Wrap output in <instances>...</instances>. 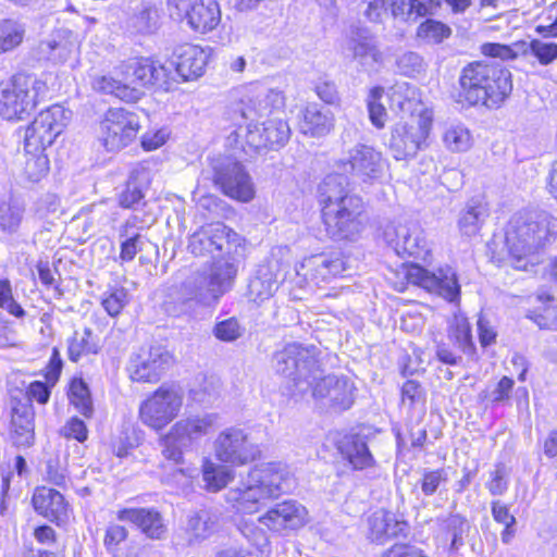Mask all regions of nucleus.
<instances>
[{"instance_id":"f257e3e1","label":"nucleus","mask_w":557,"mask_h":557,"mask_svg":"<svg viewBox=\"0 0 557 557\" xmlns=\"http://www.w3.org/2000/svg\"><path fill=\"white\" fill-rule=\"evenodd\" d=\"M392 103L398 107L403 116L392 128L388 150L394 159L407 160L416 157L419 150L426 147L433 114L417 98L416 88L408 84L396 86L392 95Z\"/></svg>"},{"instance_id":"f03ea898","label":"nucleus","mask_w":557,"mask_h":557,"mask_svg":"<svg viewBox=\"0 0 557 557\" xmlns=\"http://www.w3.org/2000/svg\"><path fill=\"white\" fill-rule=\"evenodd\" d=\"M347 187V176L337 173L326 175L319 185L322 219L327 234L334 239H352L362 228V200L351 195Z\"/></svg>"},{"instance_id":"7ed1b4c3","label":"nucleus","mask_w":557,"mask_h":557,"mask_svg":"<svg viewBox=\"0 0 557 557\" xmlns=\"http://www.w3.org/2000/svg\"><path fill=\"white\" fill-rule=\"evenodd\" d=\"M557 232V220L546 212L527 216H516L506 232L505 246L508 251L506 261L517 270H528L534 265L535 252Z\"/></svg>"},{"instance_id":"20e7f679","label":"nucleus","mask_w":557,"mask_h":557,"mask_svg":"<svg viewBox=\"0 0 557 557\" xmlns=\"http://www.w3.org/2000/svg\"><path fill=\"white\" fill-rule=\"evenodd\" d=\"M460 97L471 106L499 107L512 91L511 73L499 62H475L460 75Z\"/></svg>"},{"instance_id":"39448f33","label":"nucleus","mask_w":557,"mask_h":557,"mask_svg":"<svg viewBox=\"0 0 557 557\" xmlns=\"http://www.w3.org/2000/svg\"><path fill=\"white\" fill-rule=\"evenodd\" d=\"M237 267L230 259L214 261L208 271L196 272L181 286V302L189 308L194 305L214 308L233 286Z\"/></svg>"},{"instance_id":"423d86ee","label":"nucleus","mask_w":557,"mask_h":557,"mask_svg":"<svg viewBox=\"0 0 557 557\" xmlns=\"http://www.w3.org/2000/svg\"><path fill=\"white\" fill-rule=\"evenodd\" d=\"M49 91L47 77L17 73L0 84V116L8 121L28 116Z\"/></svg>"},{"instance_id":"0eeeda50","label":"nucleus","mask_w":557,"mask_h":557,"mask_svg":"<svg viewBox=\"0 0 557 557\" xmlns=\"http://www.w3.org/2000/svg\"><path fill=\"white\" fill-rule=\"evenodd\" d=\"M218 414L201 412L177 420L161 438L162 455L175 463H182L184 454L191 450L216 425Z\"/></svg>"},{"instance_id":"6e6552de","label":"nucleus","mask_w":557,"mask_h":557,"mask_svg":"<svg viewBox=\"0 0 557 557\" xmlns=\"http://www.w3.org/2000/svg\"><path fill=\"white\" fill-rule=\"evenodd\" d=\"M184 396L180 385L163 383L140 403V422L151 430H163L178 417L184 405Z\"/></svg>"},{"instance_id":"1a4fd4ad","label":"nucleus","mask_w":557,"mask_h":557,"mask_svg":"<svg viewBox=\"0 0 557 557\" xmlns=\"http://www.w3.org/2000/svg\"><path fill=\"white\" fill-rule=\"evenodd\" d=\"M244 239L233 230L216 222L202 226L189 238L188 250L195 256L211 255L216 260L230 259L238 253Z\"/></svg>"},{"instance_id":"9d476101","label":"nucleus","mask_w":557,"mask_h":557,"mask_svg":"<svg viewBox=\"0 0 557 557\" xmlns=\"http://www.w3.org/2000/svg\"><path fill=\"white\" fill-rule=\"evenodd\" d=\"M275 371L294 381L301 393H305L312 381L321 375L314 352L298 344L286 345L273 356Z\"/></svg>"},{"instance_id":"9b49d317","label":"nucleus","mask_w":557,"mask_h":557,"mask_svg":"<svg viewBox=\"0 0 557 557\" xmlns=\"http://www.w3.org/2000/svg\"><path fill=\"white\" fill-rule=\"evenodd\" d=\"M139 129L140 121L136 113L113 108L101 120L97 139L107 151L115 152L132 144Z\"/></svg>"},{"instance_id":"f8f14e48","label":"nucleus","mask_w":557,"mask_h":557,"mask_svg":"<svg viewBox=\"0 0 557 557\" xmlns=\"http://www.w3.org/2000/svg\"><path fill=\"white\" fill-rule=\"evenodd\" d=\"M71 117L72 112L60 104L40 111L25 131L24 149L38 151L51 146Z\"/></svg>"},{"instance_id":"ddd939ff","label":"nucleus","mask_w":557,"mask_h":557,"mask_svg":"<svg viewBox=\"0 0 557 557\" xmlns=\"http://www.w3.org/2000/svg\"><path fill=\"white\" fill-rule=\"evenodd\" d=\"M214 454L219 461L232 466H245L261 455L258 444L239 428H227L219 433L214 441Z\"/></svg>"},{"instance_id":"4468645a","label":"nucleus","mask_w":557,"mask_h":557,"mask_svg":"<svg viewBox=\"0 0 557 557\" xmlns=\"http://www.w3.org/2000/svg\"><path fill=\"white\" fill-rule=\"evenodd\" d=\"M335 166L342 175L350 173L363 182H372L382 176L385 161L374 147L356 144L343 153Z\"/></svg>"},{"instance_id":"2eb2a0df","label":"nucleus","mask_w":557,"mask_h":557,"mask_svg":"<svg viewBox=\"0 0 557 557\" xmlns=\"http://www.w3.org/2000/svg\"><path fill=\"white\" fill-rule=\"evenodd\" d=\"M401 273L408 282L435 293L450 302L459 299L460 285L456 272L450 267L431 272L418 264H404Z\"/></svg>"},{"instance_id":"dca6fc26","label":"nucleus","mask_w":557,"mask_h":557,"mask_svg":"<svg viewBox=\"0 0 557 557\" xmlns=\"http://www.w3.org/2000/svg\"><path fill=\"white\" fill-rule=\"evenodd\" d=\"M213 171V182L225 196L240 202L255 198V185L242 163L224 159L214 164Z\"/></svg>"},{"instance_id":"f3484780","label":"nucleus","mask_w":557,"mask_h":557,"mask_svg":"<svg viewBox=\"0 0 557 557\" xmlns=\"http://www.w3.org/2000/svg\"><path fill=\"white\" fill-rule=\"evenodd\" d=\"M178 17L184 18L195 32L207 34L221 22V9L216 0H169Z\"/></svg>"},{"instance_id":"a211bd4d","label":"nucleus","mask_w":557,"mask_h":557,"mask_svg":"<svg viewBox=\"0 0 557 557\" xmlns=\"http://www.w3.org/2000/svg\"><path fill=\"white\" fill-rule=\"evenodd\" d=\"M173 363V356L162 346L141 349L131 358L128 372L132 381L157 383Z\"/></svg>"},{"instance_id":"6ab92c4d","label":"nucleus","mask_w":557,"mask_h":557,"mask_svg":"<svg viewBox=\"0 0 557 557\" xmlns=\"http://www.w3.org/2000/svg\"><path fill=\"white\" fill-rule=\"evenodd\" d=\"M259 522L277 533L296 531L309 521L307 508L295 499L281 502L259 517Z\"/></svg>"},{"instance_id":"aec40b11","label":"nucleus","mask_w":557,"mask_h":557,"mask_svg":"<svg viewBox=\"0 0 557 557\" xmlns=\"http://www.w3.org/2000/svg\"><path fill=\"white\" fill-rule=\"evenodd\" d=\"M251 472L268 500L288 493L295 486L293 472L282 462L263 463L251 469Z\"/></svg>"},{"instance_id":"412c9836","label":"nucleus","mask_w":557,"mask_h":557,"mask_svg":"<svg viewBox=\"0 0 557 557\" xmlns=\"http://www.w3.org/2000/svg\"><path fill=\"white\" fill-rule=\"evenodd\" d=\"M116 75L123 78L125 85L141 94V87L165 82L166 69L148 59H133L122 63L116 69Z\"/></svg>"},{"instance_id":"4be33fe9","label":"nucleus","mask_w":557,"mask_h":557,"mask_svg":"<svg viewBox=\"0 0 557 557\" xmlns=\"http://www.w3.org/2000/svg\"><path fill=\"white\" fill-rule=\"evenodd\" d=\"M385 238L398 256L423 258L429 253L424 232L416 223L399 224L386 230Z\"/></svg>"},{"instance_id":"5701e85b","label":"nucleus","mask_w":557,"mask_h":557,"mask_svg":"<svg viewBox=\"0 0 557 557\" xmlns=\"http://www.w3.org/2000/svg\"><path fill=\"white\" fill-rule=\"evenodd\" d=\"M312 396L327 398L338 409H348L354 403V386L347 377L327 375L312 381Z\"/></svg>"},{"instance_id":"b1692460","label":"nucleus","mask_w":557,"mask_h":557,"mask_svg":"<svg viewBox=\"0 0 557 557\" xmlns=\"http://www.w3.org/2000/svg\"><path fill=\"white\" fill-rule=\"evenodd\" d=\"M268 500L258 482L253 481L251 470L243 478L236 487L226 493V502L243 513H253L262 503Z\"/></svg>"},{"instance_id":"393cba45","label":"nucleus","mask_w":557,"mask_h":557,"mask_svg":"<svg viewBox=\"0 0 557 557\" xmlns=\"http://www.w3.org/2000/svg\"><path fill=\"white\" fill-rule=\"evenodd\" d=\"M175 66L183 81H193L200 77L206 70L209 52L203 48L184 44L175 50Z\"/></svg>"},{"instance_id":"a878e982","label":"nucleus","mask_w":557,"mask_h":557,"mask_svg":"<svg viewBox=\"0 0 557 557\" xmlns=\"http://www.w3.org/2000/svg\"><path fill=\"white\" fill-rule=\"evenodd\" d=\"M297 274L305 280L317 284L325 282L345 271L344 261L339 257L325 255L311 256L306 258L296 269Z\"/></svg>"},{"instance_id":"bb28decb","label":"nucleus","mask_w":557,"mask_h":557,"mask_svg":"<svg viewBox=\"0 0 557 557\" xmlns=\"http://www.w3.org/2000/svg\"><path fill=\"white\" fill-rule=\"evenodd\" d=\"M117 519L135 524L151 540H161L166 533L161 513L153 508L122 509L117 512Z\"/></svg>"},{"instance_id":"cd10ccee","label":"nucleus","mask_w":557,"mask_h":557,"mask_svg":"<svg viewBox=\"0 0 557 557\" xmlns=\"http://www.w3.org/2000/svg\"><path fill=\"white\" fill-rule=\"evenodd\" d=\"M35 510L57 523H63L69 519L70 508L63 495L52 488L38 487L33 495Z\"/></svg>"},{"instance_id":"c85d7f7f","label":"nucleus","mask_w":557,"mask_h":557,"mask_svg":"<svg viewBox=\"0 0 557 557\" xmlns=\"http://www.w3.org/2000/svg\"><path fill=\"white\" fill-rule=\"evenodd\" d=\"M298 126L305 135L323 137L334 128V115L330 109L310 103L301 111Z\"/></svg>"},{"instance_id":"c756f323","label":"nucleus","mask_w":557,"mask_h":557,"mask_svg":"<svg viewBox=\"0 0 557 557\" xmlns=\"http://www.w3.org/2000/svg\"><path fill=\"white\" fill-rule=\"evenodd\" d=\"M369 539L372 542L384 543L385 541L404 533L407 524L398 520L396 515L380 509L374 511L368 519Z\"/></svg>"},{"instance_id":"7c9ffc66","label":"nucleus","mask_w":557,"mask_h":557,"mask_svg":"<svg viewBox=\"0 0 557 557\" xmlns=\"http://www.w3.org/2000/svg\"><path fill=\"white\" fill-rule=\"evenodd\" d=\"M34 410L30 405L20 404L12 410L11 438L18 447H29L34 444L35 426Z\"/></svg>"},{"instance_id":"2f4dec72","label":"nucleus","mask_w":557,"mask_h":557,"mask_svg":"<svg viewBox=\"0 0 557 557\" xmlns=\"http://www.w3.org/2000/svg\"><path fill=\"white\" fill-rule=\"evenodd\" d=\"M284 106V96L281 91L269 89L243 100L240 113L246 120L265 116Z\"/></svg>"},{"instance_id":"473e14b6","label":"nucleus","mask_w":557,"mask_h":557,"mask_svg":"<svg viewBox=\"0 0 557 557\" xmlns=\"http://www.w3.org/2000/svg\"><path fill=\"white\" fill-rule=\"evenodd\" d=\"M348 50L351 52L354 60L364 67L381 64L384 60L375 38L366 32L358 33L349 39Z\"/></svg>"},{"instance_id":"72a5a7b5","label":"nucleus","mask_w":557,"mask_h":557,"mask_svg":"<svg viewBox=\"0 0 557 557\" xmlns=\"http://www.w3.org/2000/svg\"><path fill=\"white\" fill-rule=\"evenodd\" d=\"M227 144L243 150L245 153H255L268 148L262 125L249 123L238 126L227 136Z\"/></svg>"},{"instance_id":"f704fd0d","label":"nucleus","mask_w":557,"mask_h":557,"mask_svg":"<svg viewBox=\"0 0 557 557\" xmlns=\"http://www.w3.org/2000/svg\"><path fill=\"white\" fill-rule=\"evenodd\" d=\"M77 36L69 29L55 30L51 38L41 46L42 51H48L49 59L53 62H65L78 50Z\"/></svg>"},{"instance_id":"c9c22d12","label":"nucleus","mask_w":557,"mask_h":557,"mask_svg":"<svg viewBox=\"0 0 557 557\" xmlns=\"http://www.w3.org/2000/svg\"><path fill=\"white\" fill-rule=\"evenodd\" d=\"M216 517L208 510L190 513L185 525V534L190 545L210 537L216 530Z\"/></svg>"},{"instance_id":"e433bc0d","label":"nucleus","mask_w":557,"mask_h":557,"mask_svg":"<svg viewBox=\"0 0 557 557\" xmlns=\"http://www.w3.org/2000/svg\"><path fill=\"white\" fill-rule=\"evenodd\" d=\"M92 88L97 91L113 95L116 98L126 101L134 102L140 98V92H137L135 88L124 84L122 77L116 75H100L92 79Z\"/></svg>"},{"instance_id":"4c0bfd02","label":"nucleus","mask_w":557,"mask_h":557,"mask_svg":"<svg viewBox=\"0 0 557 557\" xmlns=\"http://www.w3.org/2000/svg\"><path fill=\"white\" fill-rule=\"evenodd\" d=\"M344 458L355 470H363L374 465L375 460L366 442L357 436L348 438L341 447Z\"/></svg>"},{"instance_id":"58836bf2","label":"nucleus","mask_w":557,"mask_h":557,"mask_svg":"<svg viewBox=\"0 0 557 557\" xmlns=\"http://www.w3.org/2000/svg\"><path fill=\"white\" fill-rule=\"evenodd\" d=\"M444 147L453 153H462L471 149L473 137L462 124H450L442 134Z\"/></svg>"},{"instance_id":"ea45409f","label":"nucleus","mask_w":557,"mask_h":557,"mask_svg":"<svg viewBox=\"0 0 557 557\" xmlns=\"http://www.w3.org/2000/svg\"><path fill=\"white\" fill-rule=\"evenodd\" d=\"M202 479L209 492H218L234 479V470L206 459L202 465Z\"/></svg>"},{"instance_id":"a19ab883","label":"nucleus","mask_w":557,"mask_h":557,"mask_svg":"<svg viewBox=\"0 0 557 557\" xmlns=\"http://www.w3.org/2000/svg\"><path fill=\"white\" fill-rule=\"evenodd\" d=\"M69 358L77 362L83 356L97 354L98 344L95 339L92 331L88 327L82 331H75L69 342Z\"/></svg>"},{"instance_id":"79ce46f5","label":"nucleus","mask_w":557,"mask_h":557,"mask_svg":"<svg viewBox=\"0 0 557 557\" xmlns=\"http://www.w3.org/2000/svg\"><path fill=\"white\" fill-rule=\"evenodd\" d=\"M391 12L401 22L414 23L419 17L429 14V8L421 0H392Z\"/></svg>"},{"instance_id":"37998d69","label":"nucleus","mask_w":557,"mask_h":557,"mask_svg":"<svg viewBox=\"0 0 557 557\" xmlns=\"http://www.w3.org/2000/svg\"><path fill=\"white\" fill-rule=\"evenodd\" d=\"M487 214V208L482 202L468 203L458 221L460 231L468 236L476 234Z\"/></svg>"},{"instance_id":"c03bdc74","label":"nucleus","mask_w":557,"mask_h":557,"mask_svg":"<svg viewBox=\"0 0 557 557\" xmlns=\"http://www.w3.org/2000/svg\"><path fill=\"white\" fill-rule=\"evenodd\" d=\"M262 128L268 148L282 147L289 139L290 128L283 119H269L262 123Z\"/></svg>"},{"instance_id":"a18cd8bd","label":"nucleus","mask_w":557,"mask_h":557,"mask_svg":"<svg viewBox=\"0 0 557 557\" xmlns=\"http://www.w3.org/2000/svg\"><path fill=\"white\" fill-rule=\"evenodd\" d=\"M491 511L493 519L504 525L500 533V539L504 544H510L516 535V518L510 513L509 507L500 500H494L491 504Z\"/></svg>"},{"instance_id":"49530a36","label":"nucleus","mask_w":557,"mask_h":557,"mask_svg":"<svg viewBox=\"0 0 557 557\" xmlns=\"http://www.w3.org/2000/svg\"><path fill=\"white\" fill-rule=\"evenodd\" d=\"M23 26L14 20L0 21V53L9 52L21 45L24 38Z\"/></svg>"},{"instance_id":"de8ad7c7","label":"nucleus","mask_w":557,"mask_h":557,"mask_svg":"<svg viewBox=\"0 0 557 557\" xmlns=\"http://www.w3.org/2000/svg\"><path fill=\"white\" fill-rule=\"evenodd\" d=\"M46 149L29 150L25 149L26 161L24 172L32 182H38L45 177L49 171V159L45 153Z\"/></svg>"},{"instance_id":"09e8293b","label":"nucleus","mask_w":557,"mask_h":557,"mask_svg":"<svg viewBox=\"0 0 557 557\" xmlns=\"http://www.w3.org/2000/svg\"><path fill=\"white\" fill-rule=\"evenodd\" d=\"M278 287L271 275L256 276L248 285V297L251 301L260 304L271 298Z\"/></svg>"},{"instance_id":"8fccbe9b","label":"nucleus","mask_w":557,"mask_h":557,"mask_svg":"<svg viewBox=\"0 0 557 557\" xmlns=\"http://www.w3.org/2000/svg\"><path fill=\"white\" fill-rule=\"evenodd\" d=\"M69 397L71 404L85 417L92 412V401L87 384L82 379H74L70 386Z\"/></svg>"},{"instance_id":"3c124183","label":"nucleus","mask_w":557,"mask_h":557,"mask_svg":"<svg viewBox=\"0 0 557 557\" xmlns=\"http://www.w3.org/2000/svg\"><path fill=\"white\" fill-rule=\"evenodd\" d=\"M159 11L156 7L143 5L131 18V26L138 33L149 34L157 29Z\"/></svg>"},{"instance_id":"603ef678","label":"nucleus","mask_w":557,"mask_h":557,"mask_svg":"<svg viewBox=\"0 0 557 557\" xmlns=\"http://www.w3.org/2000/svg\"><path fill=\"white\" fill-rule=\"evenodd\" d=\"M383 94L384 89L382 87H373L367 100L370 121L376 128H383L387 121L386 109L380 102Z\"/></svg>"},{"instance_id":"864d4df0","label":"nucleus","mask_w":557,"mask_h":557,"mask_svg":"<svg viewBox=\"0 0 557 557\" xmlns=\"http://www.w3.org/2000/svg\"><path fill=\"white\" fill-rule=\"evenodd\" d=\"M450 335L465 352H471L473 343L470 324L466 317L455 315L450 324Z\"/></svg>"},{"instance_id":"5fc2aeb1","label":"nucleus","mask_w":557,"mask_h":557,"mask_svg":"<svg viewBox=\"0 0 557 557\" xmlns=\"http://www.w3.org/2000/svg\"><path fill=\"white\" fill-rule=\"evenodd\" d=\"M129 302V294L125 288H114L102 295L101 306L110 317H117Z\"/></svg>"},{"instance_id":"6e6d98bb","label":"nucleus","mask_w":557,"mask_h":557,"mask_svg":"<svg viewBox=\"0 0 557 557\" xmlns=\"http://www.w3.org/2000/svg\"><path fill=\"white\" fill-rule=\"evenodd\" d=\"M451 34L450 28L434 20H426L421 23L417 29V36L423 40L438 44Z\"/></svg>"},{"instance_id":"4d7b16f0","label":"nucleus","mask_w":557,"mask_h":557,"mask_svg":"<svg viewBox=\"0 0 557 557\" xmlns=\"http://www.w3.org/2000/svg\"><path fill=\"white\" fill-rule=\"evenodd\" d=\"M35 214L42 220H53L61 213L60 199L54 194H45L34 205Z\"/></svg>"},{"instance_id":"13d9d810","label":"nucleus","mask_w":557,"mask_h":557,"mask_svg":"<svg viewBox=\"0 0 557 557\" xmlns=\"http://www.w3.org/2000/svg\"><path fill=\"white\" fill-rule=\"evenodd\" d=\"M23 219V209L7 202L0 203V227L9 233L17 230Z\"/></svg>"},{"instance_id":"bf43d9fd","label":"nucleus","mask_w":557,"mask_h":557,"mask_svg":"<svg viewBox=\"0 0 557 557\" xmlns=\"http://www.w3.org/2000/svg\"><path fill=\"white\" fill-rule=\"evenodd\" d=\"M0 308L15 318H24L25 310L14 300L11 283L8 280L0 281Z\"/></svg>"},{"instance_id":"052dcab7","label":"nucleus","mask_w":557,"mask_h":557,"mask_svg":"<svg viewBox=\"0 0 557 557\" xmlns=\"http://www.w3.org/2000/svg\"><path fill=\"white\" fill-rule=\"evenodd\" d=\"M216 338L223 342H234L244 333V327L235 318L218 322L213 329Z\"/></svg>"},{"instance_id":"680f3d73","label":"nucleus","mask_w":557,"mask_h":557,"mask_svg":"<svg viewBox=\"0 0 557 557\" xmlns=\"http://www.w3.org/2000/svg\"><path fill=\"white\" fill-rule=\"evenodd\" d=\"M531 53L543 65H547L557 59V44L533 39L530 42Z\"/></svg>"},{"instance_id":"e2e57ef3","label":"nucleus","mask_w":557,"mask_h":557,"mask_svg":"<svg viewBox=\"0 0 557 557\" xmlns=\"http://www.w3.org/2000/svg\"><path fill=\"white\" fill-rule=\"evenodd\" d=\"M446 528L451 534L450 549L456 550L463 544L462 536L469 529V523L463 517L454 515L447 519Z\"/></svg>"},{"instance_id":"0e129e2a","label":"nucleus","mask_w":557,"mask_h":557,"mask_svg":"<svg viewBox=\"0 0 557 557\" xmlns=\"http://www.w3.org/2000/svg\"><path fill=\"white\" fill-rule=\"evenodd\" d=\"M508 471L503 463H498L491 472V479L486 483L488 492L494 496L503 495L508 488Z\"/></svg>"},{"instance_id":"69168bd1","label":"nucleus","mask_w":557,"mask_h":557,"mask_svg":"<svg viewBox=\"0 0 557 557\" xmlns=\"http://www.w3.org/2000/svg\"><path fill=\"white\" fill-rule=\"evenodd\" d=\"M446 473L443 469L426 471L421 481V490L428 496L433 495L440 484L446 481Z\"/></svg>"},{"instance_id":"338daca9","label":"nucleus","mask_w":557,"mask_h":557,"mask_svg":"<svg viewBox=\"0 0 557 557\" xmlns=\"http://www.w3.org/2000/svg\"><path fill=\"white\" fill-rule=\"evenodd\" d=\"M423 66L422 58L416 52H406L398 60V67L408 76L421 71Z\"/></svg>"},{"instance_id":"774afa93","label":"nucleus","mask_w":557,"mask_h":557,"mask_svg":"<svg viewBox=\"0 0 557 557\" xmlns=\"http://www.w3.org/2000/svg\"><path fill=\"white\" fill-rule=\"evenodd\" d=\"M380 557H425L424 552L410 544H395L384 550Z\"/></svg>"}]
</instances>
